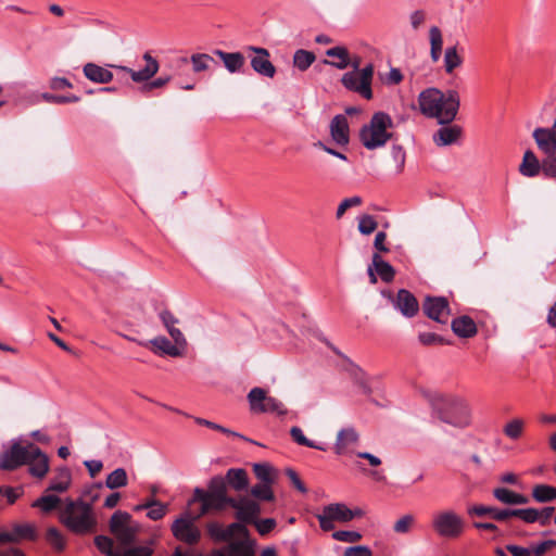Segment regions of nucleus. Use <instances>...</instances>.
I'll list each match as a JSON object with an SVG mask.
<instances>
[{
	"mask_svg": "<svg viewBox=\"0 0 556 556\" xmlns=\"http://www.w3.org/2000/svg\"><path fill=\"white\" fill-rule=\"evenodd\" d=\"M426 396L443 422L459 428L470 425L471 408L463 396L437 391H429Z\"/></svg>",
	"mask_w": 556,
	"mask_h": 556,
	"instance_id": "1",
	"label": "nucleus"
},
{
	"mask_svg": "<svg viewBox=\"0 0 556 556\" xmlns=\"http://www.w3.org/2000/svg\"><path fill=\"white\" fill-rule=\"evenodd\" d=\"M452 329L456 336L462 338H470L477 333L476 324L468 316L455 318L452 321Z\"/></svg>",
	"mask_w": 556,
	"mask_h": 556,
	"instance_id": "29",
	"label": "nucleus"
},
{
	"mask_svg": "<svg viewBox=\"0 0 556 556\" xmlns=\"http://www.w3.org/2000/svg\"><path fill=\"white\" fill-rule=\"evenodd\" d=\"M160 319L162 320L164 327L166 328L174 342L180 345H187V340L184 333L175 327L176 324H178V319L169 311H162L160 313Z\"/></svg>",
	"mask_w": 556,
	"mask_h": 556,
	"instance_id": "25",
	"label": "nucleus"
},
{
	"mask_svg": "<svg viewBox=\"0 0 556 556\" xmlns=\"http://www.w3.org/2000/svg\"><path fill=\"white\" fill-rule=\"evenodd\" d=\"M136 510H143L147 509V517L151 520H160L162 519L166 513H167V505L162 504L161 502L156 500H150L146 502L144 504L137 505L135 507Z\"/></svg>",
	"mask_w": 556,
	"mask_h": 556,
	"instance_id": "33",
	"label": "nucleus"
},
{
	"mask_svg": "<svg viewBox=\"0 0 556 556\" xmlns=\"http://www.w3.org/2000/svg\"><path fill=\"white\" fill-rule=\"evenodd\" d=\"M493 495L497 501L507 505H523L529 503V498L526 495L516 493L506 488L494 489Z\"/></svg>",
	"mask_w": 556,
	"mask_h": 556,
	"instance_id": "28",
	"label": "nucleus"
},
{
	"mask_svg": "<svg viewBox=\"0 0 556 556\" xmlns=\"http://www.w3.org/2000/svg\"><path fill=\"white\" fill-rule=\"evenodd\" d=\"M394 306L405 316L414 317L419 309L417 299L413 293L405 289H401L394 300Z\"/></svg>",
	"mask_w": 556,
	"mask_h": 556,
	"instance_id": "21",
	"label": "nucleus"
},
{
	"mask_svg": "<svg viewBox=\"0 0 556 556\" xmlns=\"http://www.w3.org/2000/svg\"><path fill=\"white\" fill-rule=\"evenodd\" d=\"M270 484L271 483H265V482H262L260 484H255L252 489H251V494L258 498V500H262V501H271L274 500V493H273V490L270 488Z\"/></svg>",
	"mask_w": 556,
	"mask_h": 556,
	"instance_id": "52",
	"label": "nucleus"
},
{
	"mask_svg": "<svg viewBox=\"0 0 556 556\" xmlns=\"http://www.w3.org/2000/svg\"><path fill=\"white\" fill-rule=\"evenodd\" d=\"M197 424L201 425V426H205V427H208L213 430H217V431H220L227 435H232V437H236V438H241L243 440H247L242 434L238 433V432H235L230 429H227L218 424H215L213 421H210V420H206V419H203V418H195L194 419Z\"/></svg>",
	"mask_w": 556,
	"mask_h": 556,
	"instance_id": "57",
	"label": "nucleus"
},
{
	"mask_svg": "<svg viewBox=\"0 0 556 556\" xmlns=\"http://www.w3.org/2000/svg\"><path fill=\"white\" fill-rule=\"evenodd\" d=\"M253 471L257 479L265 483H273L274 481V469L270 465L263 464H254Z\"/></svg>",
	"mask_w": 556,
	"mask_h": 556,
	"instance_id": "50",
	"label": "nucleus"
},
{
	"mask_svg": "<svg viewBox=\"0 0 556 556\" xmlns=\"http://www.w3.org/2000/svg\"><path fill=\"white\" fill-rule=\"evenodd\" d=\"M330 135L332 140L340 146L349 143V123L348 118L342 115H336L330 123Z\"/></svg>",
	"mask_w": 556,
	"mask_h": 556,
	"instance_id": "23",
	"label": "nucleus"
},
{
	"mask_svg": "<svg viewBox=\"0 0 556 556\" xmlns=\"http://www.w3.org/2000/svg\"><path fill=\"white\" fill-rule=\"evenodd\" d=\"M228 483L236 490L242 491L248 486V476L245 470L231 468L227 472Z\"/></svg>",
	"mask_w": 556,
	"mask_h": 556,
	"instance_id": "36",
	"label": "nucleus"
},
{
	"mask_svg": "<svg viewBox=\"0 0 556 556\" xmlns=\"http://www.w3.org/2000/svg\"><path fill=\"white\" fill-rule=\"evenodd\" d=\"M530 545L533 556H543L547 551L556 547V540H546L539 543H532Z\"/></svg>",
	"mask_w": 556,
	"mask_h": 556,
	"instance_id": "61",
	"label": "nucleus"
},
{
	"mask_svg": "<svg viewBox=\"0 0 556 556\" xmlns=\"http://www.w3.org/2000/svg\"><path fill=\"white\" fill-rule=\"evenodd\" d=\"M34 443L26 445L13 444L0 457V469L13 470L22 465H26L27 457L30 455V447Z\"/></svg>",
	"mask_w": 556,
	"mask_h": 556,
	"instance_id": "11",
	"label": "nucleus"
},
{
	"mask_svg": "<svg viewBox=\"0 0 556 556\" xmlns=\"http://www.w3.org/2000/svg\"><path fill=\"white\" fill-rule=\"evenodd\" d=\"M59 520L76 534L93 532L97 527V517L91 504L81 498H66L64 506L59 511Z\"/></svg>",
	"mask_w": 556,
	"mask_h": 556,
	"instance_id": "3",
	"label": "nucleus"
},
{
	"mask_svg": "<svg viewBox=\"0 0 556 556\" xmlns=\"http://www.w3.org/2000/svg\"><path fill=\"white\" fill-rule=\"evenodd\" d=\"M358 441L359 434L353 427L342 428L337 434L334 452L338 455L352 454Z\"/></svg>",
	"mask_w": 556,
	"mask_h": 556,
	"instance_id": "15",
	"label": "nucleus"
},
{
	"mask_svg": "<svg viewBox=\"0 0 556 556\" xmlns=\"http://www.w3.org/2000/svg\"><path fill=\"white\" fill-rule=\"evenodd\" d=\"M316 60L313 52L299 49L293 54V65L300 71H306Z\"/></svg>",
	"mask_w": 556,
	"mask_h": 556,
	"instance_id": "38",
	"label": "nucleus"
},
{
	"mask_svg": "<svg viewBox=\"0 0 556 556\" xmlns=\"http://www.w3.org/2000/svg\"><path fill=\"white\" fill-rule=\"evenodd\" d=\"M190 61L194 73L207 71L214 63V59L206 53H194L191 55Z\"/></svg>",
	"mask_w": 556,
	"mask_h": 556,
	"instance_id": "41",
	"label": "nucleus"
},
{
	"mask_svg": "<svg viewBox=\"0 0 556 556\" xmlns=\"http://www.w3.org/2000/svg\"><path fill=\"white\" fill-rule=\"evenodd\" d=\"M518 172L527 178H534L540 173L543 174V160L540 161L532 150H526L519 164Z\"/></svg>",
	"mask_w": 556,
	"mask_h": 556,
	"instance_id": "20",
	"label": "nucleus"
},
{
	"mask_svg": "<svg viewBox=\"0 0 556 556\" xmlns=\"http://www.w3.org/2000/svg\"><path fill=\"white\" fill-rule=\"evenodd\" d=\"M393 121L384 112H376L368 124L359 130V140L368 150H376L387 144L392 138Z\"/></svg>",
	"mask_w": 556,
	"mask_h": 556,
	"instance_id": "4",
	"label": "nucleus"
},
{
	"mask_svg": "<svg viewBox=\"0 0 556 556\" xmlns=\"http://www.w3.org/2000/svg\"><path fill=\"white\" fill-rule=\"evenodd\" d=\"M425 314L441 324H445L450 316L448 302L445 298H426L422 305Z\"/></svg>",
	"mask_w": 556,
	"mask_h": 556,
	"instance_id": "13",
	"label": "nucleus"
},
{
	"mask_svg": "<svg viewBox=\"0 0 556 556\" xmlns=\"http://www.w3.org/2000/svg\"><path fill=\"white\" fill-rule=\"evenodd\" d=\"M250 408L254 413H274L285 415L287 409L281 401L276 397L267 396L262 388H253L248 394Z\"/></svg>",
	"mask_w": 556,
	"mask_h": 556,
	"instance_id": "8",
	"label": "nucleus"
},
{
	"mask_svg": "<svg viewBox=\"0 0 556 556\" xmlns=\"http://www.w3.org/2000/svg\"><path fill=\"white\" fill-rule=\"evenodd\" d=\"M510 517H517L526 523L539 522V509L532 507L511 509Z\"/></svg>",
	"mask_w": 556,
	"mask_h": 556,
	"instance_id": "46",
	"label": "nucleus"
},
{
	"mask_svg": "<svg viewBox=\"0 0 556 556\" xmlns=\"http://www.w3.org/2000/svg\"><path fill=\"white\" fill-rule=\"evenodd\" d=\"M143 60L146 62V66L139 71H135L127 66L121 65L111 66L129 74L135 83H143L151 79L157 73L160 67L157 60L153 58L149 52L143 54Z\"/></svg>",
	"mask_w": 556,
	"mask_h": 556,
	"instance_id": "12",
	"label": "nucleus"
},
{
	"mask_svg": "<svg viewBox=\"0 0 556 556\" xmlns=\"http://www.w3.org/2000/svg\"><path fill=\"white\" fill-rule=\"evenodd\" d=\"M290 435L292 438V440L298 443L299 445H302V446H307V447H311V448H316V450H320V451H325L326 447L320 445V444H317L315 443L314 441H311L308 440L301 428L299 427H292L290 429Z\"/></svg>",
	"mask_w": 556,
	"mask_h": 556,
	"instance_id": "43",
	"label": "nucleus"
},
{
	"mask_svg": "<svg viewBox=\"0 0 556 556\" xmlns=\"http://www.w3.org/2000/svg\"><path fill=\"white\" fill-rule=\"evenodd\" d=\"M230 500L231 498H229V501ZM226 505H228V500H217L215 495H208L204 505H201V509L198 517L206 515L211 510H222Z\"/></svg>",
	"mask_w": 556,
	"mask_h": 556,
	"instance_id": "48",
	"label": "nucleus"
},
{
	"mask_svg": "<svg viewBox=\"0 0 556 556\" xmlns=\"http://www.w3.org/2000/svg\"><path fill=\"white\" fill-rule=\"evenodd\" d=\"M332 538L339 542L356 543L362 539V534L357 531L340 530L333 532Z\"/></svg>",
	"mask_w": 556,
	"mask_h": 556,
	"instance_id": "59",
	"label": "nucleus"
},
{
	"mask_svg": "<svg viewBox=\"0 0 556 556\" xmlns=\"http://www.w3.org/2000/svg\"><path fill=\"white\" fill-rule=\"evenodd\" d=\"M207 533L214 541L228 542L225 527L219 522H210L207 525Z\"/></svg>",
	"mask_w": 556,
	"mask_h": 556,
	"instance_id": "55",
	"label": "nucleus"
},
{
	"mask_svg": "<svg viewBox=\"0 0 556 556\" xmlns=\"http://www.w3.org/2000/svg\"><path fill=\"white\" fill-rule=\"evenodd\" d=\"M319 526L324 531H331L334 522H349L352 520V509L343 503H332L324 506L320 514L316 515Z\"/></svg>",
	"mask_w": 556,
	"mask_h": 556,
	"instance_id": "9",
	"label": "nucleus"
},
{
	"mask_svg": "<svg viewBox=\"0 0 556 556\" xmlns=\"http://www.w3.org/2000/svg\"><path fill=\"white\" fill-rule=\"evenodd\" d=\"M464 60L458 53L457 46L447 47L444 51L443 67L446 74L451 75L462 66Z\"/></svg>",
	"mask_w": 556,
	"mask_h": 556,
	"instance_id": "31",
	"label": "nucleus"
},
{
	"mask_svg": "<svg viewBox=\"0 0 556 556\" xmlns=\"http://www.w3.org/2000/svg\"><path fill=\"white\" fill-rule=\"evenodd\" d=\"M362 204V198L361 197H351V198H346L344 199L338 206L337 208V213H336V217L338 219H340L344 213L346 212V210H349L350 207H354V206H358Z\"/></svg>",
	"mask_w": 556,
	"mask_h": 556,
	"instance_id": "60",
	"label": "nucleus"
},
{
	"mask_svg": "<svg viewBox=\"0 0 556 556\" xmlns=\"http://www.w3.org/2000/svg\"><path fill=\"white\" fill-rule=\"evenodd\" d=\"M214 53L220 58L225 67L230 73L239 72L244 65L245 59L240 52H225L222 50H215Z\"/></svg>",
	"mask_w": 556,
	"mask_h": 556,
	"instance_id": "27",
	"label": "nucleus"
},
{
	"mask_svg": "<svg viewBox=\"0 0 556 556\" xmlns=\"http://www.w3.org/2000/svg\"><path fill=\"white\" fill-rule=\"evenodd\" d=\"M128 484L127 472L124 468H116L108 475L105 485L110 490L124 488Z\"/></svg>",
	"mask_w": 556,
	"mask_h": 556,
	"instance_id": "37",
	"label": "nucleus"
},
{
	"mask_svg": "<svg viewBox=\"0 0 556 556\" xmlns=\"http://www.w3.org/2000/svg\"><path fill=\"white\" fill-rule=\"evenodd\" d=\"M429 42L430 48L442 49L443 36L441 29L438 26H431L429 28Z\"/></svg>",
	"mask_w": 556,
	"mask_h": 556,
	"instance_id": "63",
	"label": "nucleus"
},
{
	"mask_svg": "<svg viewBox=\"0 0 556 556\" xmlns=\"http://www.w3.org/2000/svg\"><path fill=\"white\" fill-rule=\"evenodd\" d=\"M224 556H255L256 542L250 536L228 542L220 549Z\"/></svg>",
	"mask_w": 556,
	"mask_h": 556,
	"instance_id": "19",
	"label": "nucleus"
},
{
	"mask_svg": "<svg viewBox=\"0 0 556 556\" xmlns=\"http://www.w3.org/2000/svg\"><path fill=\"white\" fill-rule=\"evenodd\" d=\"M228 506L236 510L237 520L244 523H252L261 514L260 504L249 496H239L228 501Z\"/></svg>",
	"mask_w": 556,
	"mask_h": 556,
	"instance_id": "10",
	"label": "nucleus"
},
{
	"mask_svg": "<svg viewBox=\"0 0 556 556\" xmlns=\"http://www.w3.org/2000/svg\"><path fill=\"white\" fill-rule=\"evenodd\" d=\"M432 136L433 142L438 147H445L456 143L462 136V128L457 125L444 124Z\"/></svg>",
	"mask_w": 556,
	"mask_h": 556,
	"instance_id": "22",
	"label": "nucleus"
},
{
	"mask_svg": "<svg viewBox=\"0 0 556 556\" xmlns=\"http://www.w3.org/2000/svg\"><path fill=\"white\" fill-rule=\"evenodd\" d=\"M433 532L443 539H457L466 528L464 518L453 509L435 511L431 517Z\"/></svg>",
	"mask_w": 556,
	"mask_h": 556,
	"instance_id": "5",
	"label": "nucleus"
},
{
	"mask_svg": "<svg viewBox=\"0 0 556 556\" xmlns=\"http://www.w3.org/2000/svg\"><path fill=\"white\" fill-rule=\"evenodd\" d=\"M142 346H152V351L160 355H168L172 357L182 356L187 345H180L176 342L172 343L166 337L160 336L147 342H139Z\"/></svg>",
	"mask_w": 556,
	"mask_h": 556,
	"instance_id": "14",
	"label": "nucleus"
},
{
	"mask_svg": "<svg viewBox=\"0 0 556 556\" xmlns=\"http://www.w3.org/2000/svg\"><path fill=\"white\" fill-rule=\"evenodd\" d=\"M378 227L376 219L368 214L358 217V230L362 235H370Z\"/></svg>",
	"mask_w": 556,
	"mask_h": 556,
	"instance_id": "53",
	"label": "nucleus"
},
{
	"mask_svg": "<svg viewBox=\"0 0 556 556\" xmlns=\"http://www.w3.org/2000/svg\"><path fill=\"white\" fill-rule=\"evenodd\" d=\"M532 137L541 152H552L556 150V119L551 127H536Z\"/></svg>",
	"mask_w": 556,
	"mask_h": 556,
	"instance_id": "16",
	"label": "nucleus"
},
{
	"mask_svg": "<svg viewBox=\"0 0 556 556\" xmlns=\"http://www.w3.org/2000/svg\"><path fill=\"white\" fill-rule=\"evenodd\" d=\"M444 103L443 92L438 88H428L419 93L418 104L420 112L439 124H451L459 110L460 100L456 90H447V103L443 111L438 110V103Z\"/></svg>",
	"mask_w": 556,
	"mask_h": 556,
	"instance_id": "2",
	"label": "nucleus"
},
{
	"mask_svg": "<svg viewBox=\"0 0 556 556\" xmlns=\"http://www.w3.org/2000/svg\"><path fill=\"white\" fill-rule=\"evenodd\" d=\"M61 503V498L53 494H45L41 497L37 498L31 506L39 508L43 513H51L54 510L59 504Z\"/></svg>",
	"mask_w": 556,
	"mask_h": 556,
	"instance_id": "40",
	"label": "nucleus"
},
{
	"mask_svg": "<svg viewBox=\"0 0 556 556\" xmlns=\"http://www.w3.org/2000/svg\"><path fill=\"white\" fill-rule=\"evenodd\" d=\"M415 523V517L410 514L402 516L395 521L393 530L395 533L404 534L408 533Z\"/></svg>",
	"mask_w": 556,
	"mask_h": 556,
	"instance_id": "54",
	"label": "nucleus"
},
{
	"mask_svg": "<svg viewBox=\"0 0 556 556\" xmlns=\"http://www.w3.org/2000/svg\"><path fill=\"white\" fill-rule=\"evenodd\" d=\"M469 513L479 517L489 515L497 521H504L510 518L511 509H498L491 506L476 505L470 508Z\"/></svg>",
	"mask_w": 556,
	"mask_h": 556,
	"instance_id": "30",
	"label": "nucleus"
},
{
	"mask_svg": "<svg viewBox=\"0 0 556 556\" xmlns=\"http://www.w3.org/2000/svg\"><path fill=\"white\" fill-rule=\"evenodd\" d=\"M208 495H215L217 500H229L226 495V483L224 478L222 477H214L210 481L208 484Z\"/></svg>",
	"mask_w": 556,
	"mask_h": 556,
	"instance_id": "45",
	"label": "nucleus"
},
{
	"mask_svg": "<svg viewBox=\"0 0 556 556\" xmlns=\"http://www.w3.org/2000/svg\"><path fill=\"white\" fill-rule=\"evenodd\" d=\"M532 497L538 503H547L556 500V488L548 484H538L532 489Z\"/></svg>",
	"mask_w": 556,
	"mask_h": 556,
	"instance_id": "35",
	"label": "nucleus"
},
{
	"mask_svg": "<svg viewBox=\"0 0 556 556\" xmlns=\"http://www.w3.org/2000/svg\"><path fill=\"white\" fill-rule=\"evenodd\" d=\"M12 535L14 542H18L23 539L33 540L35 538V529L33 526L24 523V525H15L12 530Z\"/></svg>",
	"mask_w": 556,
	"mask_h": 556,
	"instance_id": "49",
	"label": "nucleus"
},
{
	"mask_svg": "<svg viewBox=\"0 0 556 556\" xmlns=\"http://www.w3.org/2000/svg\"><path fill=\"white\" fill-rule=\"evenodd\" d=\"M83 72L86 78L97 84H108L113 79V73L109 68L94 63L85 64Z\"/></svg>",
	"mask_w": 556,
	"mask_h": 556,
	"instance_id": "24",
	"label": "nucleus"
},
{
	"mask_svg": "<svg viewBox=\"0 0 556 556\" xmlns=\"http://www.w3.org/2000/svg\"><path fill=\"white\" fill-rule=\"evenodd\" d=\"M94 544L98 549L108 556H121L113 552V541L104 535H98L94 538Z\"/></svg>",
	"mask_w": 556,
	"mask_h": 556,
	"instance_id": "56",
	"label": "nucleus"
},
{
	"mask_svg": "<svg viewBox=\"0 0 556 556\" xmlns=\"http://www.w3.org/2000/svg\"><path fill=\"white\" fill-rule=\"evenodd\" d=\"M542 153L545 155L543 159V176L556 180V150Z\"/></svg>",
	"mask_w": 556,
	"mask_h": 556,
	"instance_id": "44",
	"label": "nucleus"
},
{
	"mask_svg": "<svg viewBox=\"0 0 556 556\" xmlns=\"http://www.w3.org/2000/svg\"><path fill=\"white\" fill-rule=\"evenodd\" d=\"M130 519L129 514L124 511H116L113 514L110 520V529L113 534L123 529L128 525Z\"/></svg>",
	"mask_w": 556,
	"mask_h": 556,
	"instance_id": "51",
	"label": "nucleus"
},
{
	"mask_svg": "<svg viewBox=\"0 0 556 556\" xmlns=\"http://www.w3.org/2000/svg\"><path fill=\"white\" fill-rule=\"evenodd\" d=\"M251 525H254L261 535H266L275 529L277 522L274 518L258 519V517Z\"/></svg>",
	"mask_w": 556,
	"mask_h": 556,
	"instance_id": "58",
	"label": "nucleus"
},
{
	"mask_svg": "<svg viewBox=\"0 0 556 556\" xmlns=\"http://www.w3.org/2000/svg\"><path fill=\"white\" fill-rule=\"evenodd\" d=\"M72 481L71 472L67 468L59 470L58 475L51 480L47 492L53 491L63 493L68 490Z\"/></svg>",
	"mask_w": 556,
	"mask_h": 556,
	"instance_id": "34",
	"label": "nucleus"
},
{
	"mask_svg": "<svg viewBox=\"0 0 556 556\" xmlns=\"http://www.w3.org/2000/svg\"><path fill=\"white\" fill-rule=\"evenodd\" d=\"M26 465H28L31 476L43 478L49 471V458L37 445L30 447V455L27 457Z\"/></svg>",
	"mask_w": 556,
	"mask_h": 556,
	"instance_id": "17",
	"label": "nucleus"
},
{
	"mask_svg": "<svg viewBox=\"0 0 556 556\" xmlns=\"http://www.w3.org/2000/svg\"><path fill=\"white\" fill-rule=\"evenodd\" d=\"M372 266L382 281L391 282L394 279V268L388 262L383 261L379 253H374Z\"/></svg>",
	"mask_w": 556,
	"mask_h": 556,
	"instance_id": "32",
	"label": "nucleus"
},
{
	"mask_svg": "<svg viewBox=\"0 0 556 556\" xmlns=\"http://www.w3.org/2000/svg\"><path fill=\"white\" fill-rule=\"evenodd\" d=\"M42 99L49 103H75L79 101L77 96H55L52 93H42Z\"/></svg>",
	"mask_w": 556,
	"mask_h": 556,
	"instance_id": "62",
	"label": "nucleus"
},
{
	"mask_svg": "<svg viewBox=\"0 0 556 556\" xmlns=\"http://www.w3.org/2000/svg\"><path fill=\"white\" fill-rule=\"evenodd\" d=\"M198 518L186 513L175 519L170 528L174 538L188 545L198 544L201 539V531L195 523Z\"/></svg>",
	"mask_w": 556,
	"mask_h": 556,
	"instance_id": "7",
	"label": "nucleus"
},
{
	"mask_svg": "<svg viewBox=\"0 0 556 556\" xmlns=\"http://www.w3.org/2000/svg\"><path fill=\"white\" fill-rule=\"evenodd\" d=\"M326 55L337 59L336 61L324 60V64L344 70L350 65V54L345 47L337 46L326 51Z\"/></svg>",
	"mask_w": 556,
	"mask_h": 556,
	"instance_id": "26",
	"label": "nucleus"
},
{
	"mask_svg": "<svg viewBox=\"0 0 556 556\" xmlns=\"http://www.w3.org/2000/svg\"><path fill=\"white\" fill-rule=\"evenodd\" d=\"M374 77V65L367 64L361 72L351 71L343 74L341 78L342 85L363 98L370 100L372 98L371 81Z\"/></svg>",
	"mask_w": 556,
	"mask_h": 556,
	"instance_id": "6",
	"label": "nucleus"
},
{
	"mask_svg": "<svg viewBox=\"0 0 556 556\" xmlns=\"http://www.w3.org/2000/svg\"><path fill=\"white\" fill-rule=\"evenodd\" d=\"M245 525L247 523L238 520V522L230 523L228 527H226L225 531L228 542L233 541L232 539L235 536H239L240 539L249 538L250 532Z\"/></svg>",
	"mask_w": 556,
	"mask_h": 556,
	"instance_id": "47",
	"label": "nucleus"
},
{
	"mask_svg": "<svg viewBox=\"0 0 556 556\" xmlns=\"http://www.w3.org/2000/svg\"><path fill=\"white\" fill-rule=\"evenodd\" d=\"M523 429L525 421L520 418H514L504 426L503 432L507 438L518 440L522 435Z\"/></svg>",
	"mask_w": 556,
	"mask_h": 556,
	"instance_id": "42",
	"label": "nucleus"
},
{
	"mask_svg": "<svg viewBox=\"0 0 556 556\" xmlns=\"http://www.w3.org/2000/svg\"><path fill=\"white\" fill-rule=\"evenodd\" d=\"M249 50L256 53V55L251 60L252 68L260 75L273 78L276 73V68L269 61V52L264 48L256 47H249Z\"/></svg>",
	"mask_w": 556,
	"mask_h": 556,
	"instance_id": "18",
	"label": "nucleus"
},
{
	"mask_svg": "<svg viewBox=\"0 0 556 556\" xmlns=\"http://www.w3.org/2000/svg\"><path fill=\"white\" fill-rule=\"evenodd\" d=\"M344 556H372V552L368 546L356 545L345 548Z\"/></svg>",
	"mask_w": 556,
	"mask_h": 556,
	"instance_id": "64",
	"label": "nucleus"
},
{
	"mask_svg": "<svg viewBox=\"0 0 556 556\" xmlns=\"http://www.w3.org/2000/svg\"><path fill=\"white\" fill-rule=\"evenodd\" d=\"M46 541L56 552H62L66 546V540L55 527H50L46 532Z\"/></svg>",
	"mask_w": 556,
	"mask_h": 556,
	"instance_id": "39",
	"label": "nucleus"
}]
</instances>
